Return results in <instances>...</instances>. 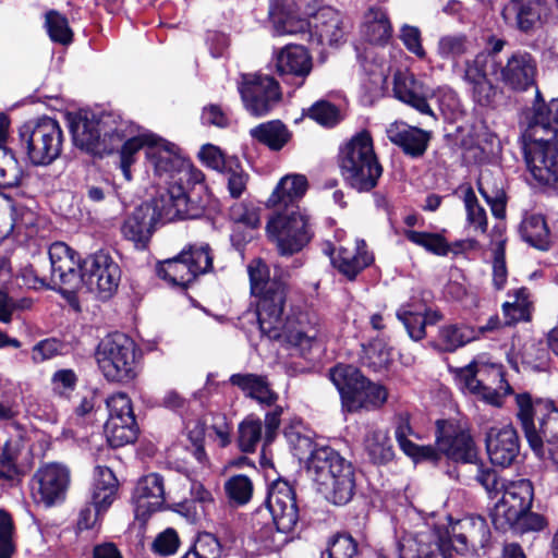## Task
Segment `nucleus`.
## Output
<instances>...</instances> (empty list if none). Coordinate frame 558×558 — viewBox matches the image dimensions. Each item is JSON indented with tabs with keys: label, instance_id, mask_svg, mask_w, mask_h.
Wrapping results in <instances>:
<instances>
[{
	"label": "nucleus",
	"instance_id": "obj_3",
	"mask_svg": "<svg viewBox=\"0 0 558 558\" xmlns=\"http://www.w3.org/2000/svg\"><path fill=\"white\" fill-rule=\"evenodd\" d=\"M515 401L517 417L530 448L541 459L551 456L558 447V401L533 402L527 393L518 395Z\"/></svg>",
	"mask_w": 558,
	"mask_h": 558
},
{
	"label": "nucleus",
	"instance_id": "obj_14",
	"mask_svg": "<svg viewBox=\"0 0 558 558\" xmlns=\"http://www.w3.org/2000/svg\"><path fill=\"white\" fill-rule=\"evenodd\" d=\"M445 536L448 558L450 548L461 555L485 549L490 542V530L483 517L470 515L451 524L450 530L440 529Z\"/></svg>",
	"mask_w": 558,
	"mask_h": 558
},
{
	"label": "nucleus",
	"instance_id": "obj_29",
	"mask_svg": "<svg viewBox=\"0 0 558 558\" xmlns=\"http://www.w3.org/2000/svg\"><path fill=\"white\" fill-rule=\"evenodd\" d=\"M156 209L142 204L130 214L121 226L124 239L134 243L136 248H145L153 234Z\"/></svg>",
	"mask_w": 558,
	"mask_h": 558
},
{
	"label": "nucleus",
	"instance_id": "obj_39",
	"mask_svg": "<svg viewBox=\"0 0 558 558\" xmlns=\"http://www.w3.org/2000/svg\"><path fill=\"white\" fill-rule=\"evenodd\" d=\"M361 32L367 41L383 45L390 39L392 26L387 13L383 9L369 8L364 15Z\"/></svg>",
	"mask_w": 558,
	"mask_h": 558
},
{
	"label": "nucleus",
	"instance_id": "obj_15",
	"mask_svg": "<svg viewBox=\"0 0 558 558\" xmlns=\"http://www.w3.org/2000/svg\"><path fill=\"white\" fill-rule=\"evenodd\" d=\"M501 488L502 497L492 511V521L497 530L507 531L510 522L531 509L534 488L525 478L502 484Z\"/></svg>",
	"mask_w": 558,
	"mask_h": 558
},
{
	"label": "nucleus",
	"instance_id": "obj_7",
	"mask_svg": "<svg viewBox=\"0 0 558 558\" xmlns=\"http://www.w3.org/2000/svg\"><path fill=\"white\" fill-rule=\"evenodd\" d=\"M123 120L116 121L111 114L96 117L94 113H80L72 119L70 128L75 146L94 155L110 154L125 136Z\"/></svg>",
	"mask_w": 558,
	"mask_h": 558
},
{
	"label": "nucleus",
	"instance_id": "obj_54",
	"mask_svg": "<svg viewBox=\"0 0 558 558\" xmlns=\"http://www.w3.org/2000/svg\"><path fill=\"white\" fill-rule=\"evenodd\" d=\"M470 43L463 34H449L441 36L437 44V53L440 58L456 60L469 50Z\"/></svg>",
	"mask_w": 558,
	"mask_h": 558
},
{
	"label": "nucleus",
	"instance_id": "obj_12",
	"mask_svg": "<svg viewBox=\"0 0 558 558\" xmlns=\"http://www.w3.org/2000/svg\"><path fill=\"white\" fill-rule=\"evenodd\" d=\"M238 90L244 109L256 118L269 114L281 101L278 82L266 74H241Z\"/></svg>",
	"mask_w": 558,
	"mask_h": 558
},
{
	"label": "nucleus",
	"instance_id": "obj_57",
	"mask_svg": "<svg viewBox=\"0 0 558 558\" xmlns=\"http://www.w3.org/2000/svg\"><path fill=\"white\" fill-rule=\"evenodd\" d=\"M225 490L231 501L236 505H244L252 497L253 484L246 475H234L226 482Z\"/></svg>",
	"mask_w": 558,
	"mask_h": 558
},
{
	"label": "nucleus",
	"instance_id": "obj_21",
	"mask_svg": "<svg viewBox=\"0 0 558 558\" xmlns=\"http://www.w3.org/2000/svg\"><path fill=\"white\" fill-rule=\"evenodd\" d=\"M486 451L494 465L508 468L520 453V438L511 424H496L486 428Z\"/></svg>",
	"mask_w": 558,
	"mask_h": 558
},
{
	"label": "nucleus",
	"instance_id": "obj_5",
	"mask_svg": "<svg viewBox=\"0 0 558 558\" xmlns=\"http://www.w3.org/2000/svg\"><path fill=\"white\" fill-rule=\"evenodd\" d=\"M524 158L535 180L558 187V123L529 121Z\"/></svg>",
	"mask_w": 558,
	"mask_h": 558
},
{
	"label": "nucleus",
	"instance_id": "obj_32",
	"mask_svg": "<svg viewBox=\"0 0 558 558\" xmlns=\"http://www.w3.org/2000/svg\"><path fill=\"white\" fill-rule=\"evenodd\" d=\"M373 260L374 257L368 253L363 240H357L352 247L340 246L337 255L331 256L332 265L349 280L355 279Z\"/></svg>",
	"mask_w": 558,
	"mask_h": 558
},
{
	"label": "nucleus",
	"instance_id": "obj_61",
	"mask_svg": "<svg viewBox=\"0 0 558 558\" xmlns=\"http://www.w3.org/2000/svg\"><path fill=\"white\" fill-rule=\"evenodd\" d=\"M547 525V520L538 513L525 510L523 514L513 522H510L508 530L515 533H527L542 531Z\"/></svg>",
	"mask_w": 558,
	"mask_h": 558
},
{
	"label": "nucleus",
	"instance_id": "obj_19",
	"mask_svg": "<svg viewBox=\"0 0 558 558\" xmlns=\"http://www.w3.org/2000/svg\"><path fill=\"white\" fill-rule=\"evenodd\" d=\"M267 510L278 533L288 534L294 531L300 515L295 493L286 481H277L268 489Z\"/></svg>",
	"mask_w": 558,
	"mask_h": 558
},
{
	"label": "nucleus",
	"instance_id": "obj_42",
	"mask_svg": "<svg viewBox=\"0 0 558 558\" xmlns=\"http://www.w3.org/2000/svg\"><path fill=\"white\" fill-rule=\"evenodd\" d=\"M184 256L186 253L181 252L178 256L161 263L158 267L159 277L172 286L186 288L196 279V276Z\"/></svg>",
	"mask_w": 558,
	"mask_h": 558
},
{
	"label": "nucleus",
	"instance_id": "obj_36",
	"mask_svg": "<svg viewBox=\"0 0 558 558\" xmlns=\"http://www.w3.org/2000/svg\"><path fill=\"white\" fill-rule=\"evenodd\" d=\"M119 482L114 473L107 466H96L90 489L92 505L100 510H108L118 496Z\"/></svg>",
	"mask_w": 558,
	"mask_h": 558
},
{
	"label": "nucleus",
	"instance_id": "obj_28",
	"mask_svg": "<svg viewBox=\"0 0 558 558\" xmlns=\"http://www.w3.org/2000/svg\"><path fill=\"white\" fill-rule=\"evenodd\" d=\"M343 17L331 7L320 8L313 16L310 40L322 45H336L344 37Z\"/></svg>",
	"mask_w": 558,
	"mask_h": 558
},
{
	"label": "nucleus",
	"instance_id": "obj_59",
	"mask_svg": "<svg viewBox=\"0 0 558 558\" xmlns=\"http://www.w3.org/2000/svg\"><path fill=\"white\" fill-rule=\"evenodd\" d=\"M397 317L403 324L412 340L420 341L425 338V320L421 313H414L405 307H401L397 312Z\"/></svg>",
	"mask_w": 558,
	"mask_h": 558
},
{
	"label": "nucleus",
	"instance_id": "obj_31",
	"mask_svg": "<svg viewBox=\"0 0 558 558\" xmlns=\"http://www.w3.org/2000/svg\"><path fill=\"white\" fill-rule=\"evenodd\" d=\"M330 477V482L327 481L323 490L326 499L339 506L348 504L355 493V468L353 463L344 458Z\"/></svg>",
	"mask_w": 558,
	"mask_h": 558
},
{
	"label": "nucleus",
	"instance_id": "obj_53",
	"mask_svg": "<svg viewBox=\"0 0 558 558\" xmlns=\"http://www.w3.org/2000/svg\"><path fill=\"white\" fill-rule=\"evenodd\" d=\"M404 236L412 243L424 247L426 251L445 256L449 252V245L438 233L420 232L414 230H404Z\"/></svg>",
	"mask_w": 558,
	"mask_h": 558
},
{
	"label": "nucleus",
	"instance_id": "obj_60",
	"mask_svg": "<svg viewBox=\"0 0 558 558\" xmlns=\"http://www.w3.org/2000/svg\"><path fill=\"white\" fill-rule=\"evenodd\" d=\"M329 558H354L357 555V543L349 534H337L328 546Z\"/></svg>",
	"mask_w": 558,
	"mask_h": 558
},
{
	"label": "nucleus",
	"instance_id": "obj_44",
	"mask_svg": "<svg viewBox=\"0 0 558 558\" xmlns=\"http://www.w3.org/2000/svg\"><path fill=\"white\" fill-rule=\"evenodd\" d=\"M269 17L272 22L274 34L276 36L308 34L311 23L304 19L298 17L282 8L272 5L269 8Z\"/></svg>",
	"mask_w": 558,
	"mask_h": 558
},
{
	"label": "nucleus",
	"instance_id": "obj_9",
	"mask_svg": "<svg viewBox=\"0 0 558 558\" xmlns=\"http://www.w3.org/2000/svg\"><path fill=\"white\" fill-rule=\"evenodd\" d=\"M457 380L461 389L494 405H500L502 397L511 393V387L499 364L473 361L458 371Z\"/></svg>",
	"mask_w": 558,
	"mask_h": 558
},
{
	"label": "nucleus",
	"instance_id": "obj_63",
	"mask_svg": "<svg viewBox=\"0 0 558 558\" xmlns=\"http://www.w3.org/2000/svg\"><path fill=\"white\" fill-rule=\"evenodd\" d=\"M229 215L234 222L242 223L250 228H256L260 223L259 208L246 203L232 205Z\"/></svg>",
	"mask_w": 558,
	"mask_h": 558
},
{
	"label": "nucleus",
	"instance_id": "obj_51",
	"mask_svg": "<svg viewBox=\"0 0 558 558\" xmlns=\"http://www.w3.org/2000/svg\"><path fill=\"white\" fill-rule=\"evenodd\" d=\"M45 26L50 39L61 45H69L73 39V32L69 26L68 19L57 11L46 13Z\"/></svg>",
	"mask_w": 558,
	"mask_h": 558
},
{
	"label": "nucleus",
	"instance_id": "obj_35",
	"mask_svg": "<svg viewBox=\"0 0 558 558\" xmlns=\"http://www.w3.org/2000/svg\"><path fill=\"white\" fill-rule=\"evenodd\" d=\"M414 435L410 425V417L407 413H400L396 416L395 436L400 449L415 461H430L437 463L439 454L433 446H417L409 439Z\"/></svg>",
	"mask_w": 558,
	"mask_h": 558
},
{
	"label": "nucleus",
	"instance_id": "obj_20",
	"mask_svg": "<svg viewBox=\"0 0 558 558\" xmlns=\"http://www.w3.org/2000/svg\"><path fill=\"white\" fill-rule=\"evenodd\" d=\"M69 483V470L62 464L49 463L33 475L32 495L36 502L50 507L64 499Z\"/></svg>",
	"mask_w": 558,
	"mask_h": 558
},
{
	"label": "nucleus",
	"instance_id": "obj_17",
	"mask_svg": "<svg viewBox=\"0 0 558 558\" xmlns=\"http://www.w3.org/2000/svg\"><path fill=\"white\" fill-rule=\"evenodd\" d=\"M121 278L119 265L105 252L88 256L81 267V283L107 299L117 290Z\"/></svg>",
	"mask_w": 558,
	"mask_h": 558
},
{
	"label": "nucleus",
	"instance_id": "obj_56",
	"mask_svg": "<svg viewBox=\"0 0 558 558\" xmlns=\"http://www.w3.org/2000/svg\"><path fill=\"white\" fill-rule=\"evenodd\" d=\"M529 121H536L539 123H558V98H553L549 104H546L541 90L536 87L535 99Z\"/></svg>",
	"mask_w": 558,
	"mask_h": 558
},
{
	"label": "nucleus",
	"instance_id": "obj_23",
	"mask_svg": "<svg viewBox=\"0 0 558 558\" xmlns=\"http://www.w3.org/2000/svg\"><path fill=\"white\" fill-rule=\"evenodd\" d=\"M276 71L283 81L303 85L313 69L310 52L301 45H287L274 58Z\"/></svg>",
	"mask_w": 558,
	"mask_h": 558
},
{
	"label": "nucleus",
	"instance_id": "obj_45",
	"mask_svg": "<svg viewBox=\"0 0 558 558\" xmlns=\"http://www.w3.org/2000/svg\"><path fill=\"white\" fill-rule=\"evenodd\" d=\"M250 135L272 150L281 149L290 138L288 129L279 120L260 123L250 130Z\"/></svg>",
	"mask_w": 558,
	"mask_h": 558
},
{
	"label": "nucleus",
	"instance_id": "obj_13",
	"mask_svg": "<svg viewBox=\"0 0 558 558\" xmlns=\"http://www.w3.org/2000/svg\"><path fill=\"white\" fill-rule=\"evenodd\" d=\"M439 458L463 463H476L478 452L466 423L457 420L436 422V448Z\"/></svg>",
	"mask_w": 558,
	"mask_h": 558
},
{
	"label": "nucleus",
	"instance_id": "obj_22",
	"mask_svg": "<svg viewBox=\"0 0 558 558\" xmlns=\"http://www.w3.org/2000/svg\"><path fill=\"white\" fill-rule=\"evenodd\" d=\"M448 558L446 539L440 529H424L404 533L397 542L398 558H432L436 553Z\"/></svg>",
	"mask_w": 558,
	"mask_h": 558
},
{
	"label": "nucleus",
	"instance_id": "obj_2",
	"mask_svg": "<svg viewBox=\"0 0 558 558\" xmlns=\"http://www.w3.org/2000/svg\"><path fill=\"white\" fill-rule=\"evenodd\" d=\"M286 293V283L274 281L268 289L256 295L259 329L269 339L283 340L305 355L317 341L319 317L310 312L284 316Z\"/></svg>",
	"mask_w": 558,
	"mask_h": 558
},
{
	"label": "nucleus",
	"instance_id": "obj_64",
	"mask_svg": "<svg viewBox=\"0 0 558 558\" xmlns=\"http://www.w3.org/2000/svg\"><path fill=\"white\" fill-rule=\"evenodd\" d=\"M192 550L201 558H219L221 546L218 538L211 533H199L194 542Z\"/></svg>",
	"mask_w": 558,
	"mask_h": 558
},
{
	"label": "nucleus",
	"instance_id": "obj_47",
	"mask_svg": "<svg viewBox=\"0 0 558 558\" xmlns=\"http://www.w3.org/2000/svg\"><path fill=\"white\" fill-rule=\"evenodd\" d=\"M263 439V424L259 418L247 416L240 423L238 444L242 452H254Z\"/></svg>",
	"mask_w": 558,
	"mask_h": 558
},
{
	"label": "nucleus",
	"instance_id": "obj_1",
	"mask_svg": "<svg viewBox=\"0 0 558 558\" xmlns=\"http://www.w3.org/2000/svg\"><path fill=\"white\" fill-rule=\"evenodd\" d=\"M146 158L155 175L169 185L161 195V205L156 204L159 215L166 220L202 217L205 204L193 187L202 184L203 172L182 157L174 144L159 137L146 148Z\"/></svg>",
	"mask_w": 558,
	"mask_h": 558
},
{
	"label": "nucleus",
	"instance_id": "obj_49",
	"mask_svg": "<svg viewBox=\"0 0 558 558\" xmlns=\"http://www.w3.org/2000/svg\"><path fill=\"white\" fill-rule=\"evenodd\" d=\"M182 253H186L185 259L189 262L196 278L199 275H204L213 269V252L207 243H195L186 246L182 250Z\"/></svg>",
	"mask_w": 558,
	"mask_h": 558
},
{
	"label": "nucleus",
	"instance_id": "obj_8",
	"mask_svg": "<svg viewBox=\"0 0 558 558\" xmlns=\"http://www.w3.org/2000/svg\"><path fill=\"white\" fill-rule=\"evenodd\" d=\"M137 356L136 343L121 332L105 337L95 352L100 372L112 383H130L137 376Z\"/></svg>",
	"mask_w": 558,
	"mask_h": 558
},
{
	"label": "nucleus",
	"instance_id": "obj_18",
	"mask_svg": "<svg viewBox=\"0 0 558 558\" xmlns=\"http://www.w3.org/2000/svg\"><path fill=\"white\" fill-rule=\"evenodd\" d=\"M537 74V60L527 51H515L504 64L497 63L496 80L513 92H525L536 87Z\"/></svg>",
	"mask_w": 558,
	"mask_h": 558
},
{
	"label": "nucleus",
	"instance_id": "obj_30",
	"mask_svg": "<svg viewBox=\"0 0 558 558\" xmlns=\"http://www.w3.org/2000/svg\"><path fill=\"white\" fill-rule=\"evenodd\" d=\"M343 459L344 457L330 446H315L312 449L306 461V470L322 493Z\"/></svg>",
	"mask_w": 558,
	"mask_h": 558
},
{
	"label": "nucleus",
	"instance_id": "obj_16",
	"mask_svg": "<svg viewBox=\"0 0 558 558\" xmlns=\"http://www.w3.org/2000/svg\"><path fill=\"white\" fill-rule=\"evenodd\" d=\"M107 408L105 432L109 445L118 448L135 441L137 426L130 398L123 392L114 393L107 399Z\"/></svg>",
	"mask_w": 558,
	"mask_h": 558
},
{
	"label": "nucleus",
	"instance_id": "obj_26",
	"mask_svg": "<svg viewBox=\"0 0 558 558\" xmlns=\"http://www.w3.org/2000/svg\"><path fill=\"white\" fill-rule=\"evenodd\" d=\"M497 74V61L488 53H478L473 60L465 62L464 81L472 86L475 100L480 105H488L494 95V88L488 75Z\"/></svg>",
	"mask_w": 558,
	"mask_h": 558
},
{
	"label": "nucleus",
	"instance_id": "obj_50",
	"mask_svg": "<svg viewBox=\"0 0 558 558\" xmlns=\"http://www.w3.org/2000/svg\"><path fill=\"white\" fill-rule=\"evenodd\" d=\"M221 173L226 175L227 189L231 197L240 198L246 190L248 173H246L236 157H230L228 168Z\"/></svg>",
	"mask_w": 558,
	"mask_h": 558
},
{
	"label": "nucleus",
	"instance_id": "obj_41",
	"mask_svg": "<svg viewBox=\"0 0 558 558\" xmlns=\"http://www.w3.org/2000/svg\"><path fill=\"white\" fill-rule=\"evenodd\" d=\"M508 296L513 300L502 304V312L507 324L531 320L534 301L529 289L522 287L510 290Z\"/></svg>",
	"mask_w": 558,
	"mask_h": 558
},
{
	"label": "nucleus",
	"instance_id": "obj_40",
	"mask_svg": "<svg viewBox=\"0 0 558 558\" xmlns=\"http://www.w3.org/2000/svg\"><path fill=\"white\" fill-rule=\"evenodd\" d=\"M363 447L373 463L385 464L393 458V447L388 432L369 427L364 436Z\"/></svg>",
	"mask_w": 558,
	"mask_h": 558
},
{
	"label": "nucleus",
	"instance_id": "obj_52",
	"mask_svg": "<svg viewBox=\"0 0 558 558\" xmlns=\"http://www.w3.org/2000/svg\"><path fill=\"white\" fill-rule=\"evenodd\" d=\"M463 203L466 211V220L475 230L485 233L487 230V215L471 186L463 192Z\"/></svg>",
	"mask_w": 558,
	"mask_h": 558
},
{
	"label": "nucleus",
	"instance_id": "obj_10",
	"mask_svg": "<svg viewBox=\"0 0 558 558\" xmlns=\"http://www.w3.org/2000/svg\"><path fill=\"white\" fill-rule=\"evenodd\" d=\"M20 137L34 165H49L61 154L63 133L54 119L44 117L24 123L20 129Z\"/></svg>",
	"mask_w": 558,
	"mask_h": 558
},
{
	"label": "nucleus",
	"instance_id": "obj_24",
	"mask_svg": "<svg viewBox=\"0 0 558 558\" xmlns=\"http://www.w3.org/2000/svg\"><path fill=\"white\" fill-rule=\"evenodd\" d=\"M132 501L135 519L145 523L166 501L162 477L157 473L143 476L134 488Z\"/></svg>",
	"mask_w": 558,
	"mask_h": 558
},
{
	"label": "nucleus",
	"instance_id": "obj_62",
	"mask_svg": "<svg viewBox=\"0 0 558 558\" xmlns=\"http://www.w3.org/2000/svg\"><path fill=\"white\" fill-rule=\"evenodd\" d=\"M308 117L322 125L332 126L340 120L338 108L325 100L315 102L308 109Z\"/></svg>",
	"mask_w": 558,
	"mask_h": 558
},
{
	"label": "nucleus",
	"instance_id": "obj_33",
	"mask_svg": "<svg viewBox=\"0 0 558 558\" xmlns=\"http://www.w3.org/2000/svg\"><path fill=\"white\" fill-rule=\"evenodd\" d=\"M395 96L404 104L415 108L423 114L430 116L436 120L433 110L426 101V93L423 85L415 80L413 74L398 72L393 81Z\"/></svg>",
	"mask_w": 558,
	"mask_h": 558
},
{
	"label": "nucleus",
	"instance_id": "obj_34",
	"mask_svg": "<svg viewBox=\"0 0 558 558\" xmlns=\"http://www.w3.org/2000/svg\"><path fill=\"white\" fill-rule=\"evenodd\" d=\"M387 136L393 144L400 146L405 154L413 157L424 154L429 140L427 132L402 122L390 124L387 129Z\"/></svg>",
	"mask_w": 558,
	"mask_h": 558
},
{
	"label": "nucleus",
	"instance_id": "obj_6",
	"mask_svg": "<svg viewBox=\"0 0 558 558\" xmlns=\"http://www.w3.org/2000/svg\"><path fill=\"white\" fill-rule=\"evenodd\" d=\"M329 377L340 393L343 410L348 412L377 410L388 399L385 386L368 380L353 365L338 364L330 369Z\"/></svg>",
	"mask_w": 558,
	"mask_h": 558
},
{
	"label": "nucleus",
	"instance_id": "obj_43",
	"mask_svg": "<svg viewBox=\"0 0 558 558\" xmlns=\"http://www.w3.org/2000/svg\"><path fill=\"white\" fill-rule=\"evenodd\" d=\"M480 338L476 328L465 324L442 326L438 332V342L444 351L453 352L466 343Z\"/></svg>",
	"mask_w": 558,
	"mask_h": 558
},
{
	"label": "nucleus",
	"instance_id": "obj_58",
	"mask_svg": "<svg viewBox=\"0 0 558 558\" xmlns=\"http://www.w3.org/2000/svg\"><path fill=\"white\" fill-rule=\"evenodd\" d=\"M247 271L251 281V290L254 295L263 293L274 281H278L276 278L269 280V269L259 258L253 259L248 264Z\"/></svg>",
	"mask_w": 558,
	"mask_h": 558
},
{
	"label": "nucleus",
	"instance_id": "obj_55",
	"mask_svg": "<svg viewBox=\"0 0 558 558\" xmlns=\"http://www.w3.org/2000/svg\"><path fill=\"white\" fill-rule=\"evenodd\" d=\"M391 361L390 349L381 341L375 340L364 348L362 362L365 366L378 372L386 368Z\"/></svg>",
	"mask_w": 558,
	"mask_h": 558
},
{
	"label": "nucleus",
	"instance_id": "obj_11",
	"mask_svg": "<svg viewBox=\"0 0 558 558\" xmlns=\"http://www.w3.org/2000/svg\"><path fill=\"white\" fill-rule=\"evenodd\" d=\"M266 230L282 256L300 252L312 238L308 218L300 208L278 210L267 222Z\"/></svg>",
	"mask_w": 558,
	"mask_h": 558
},
{
	"label": "nucleus",
	"instance_id": "obj_48",
	"mask_svg": "<svg viewBox=\"0 0 558 558\" xmlns=\"http://www.w3.org/2000/svg\"><path fill=\"white\" fill-rule=\"evenodd\" d=\"M125 123L122 129L125 136L119 142V144L124 141L120 157L125 159H134V155L143 147L145 149L148 145L156 142L157 136L149 133L136 134V128L134 124L129 123L128 121H123Z\"/></svg>",
	"mask_w": 558,
	"mask_h": 558
},
{
	"label": "nucleus",
	"instance_id": "obj_38",
	"mask_svg": "<svg viewBox=\"0 0 558 558\" xmlns=\"http://www.w3.org/2000/svg\"><path fill=\"white\" fill-rule=\"evenodd\" d=\"M230 383L240 388L245 396L256 400L262 405H272L278 395L272 391L266 377L256 374H233Z\"/></svg>",
	"mask_w": 558,
	"mask_h": 558
},
{
	"label": "nucleus",
	"instance_id": "obj_46",
	"mask_svg": "<svg viewBox=\"0 0 558 558\" xmlns=\"http://www.w3.org/2000/svg\"><path fill=\"white\" fill-rule=\"evenodd\" d=\"M520 233L525 242L539 250H547L549 230L545 218L538 214L524 217L520 225Z\"/></svg>",
	"mask_w": 558,
	"mask_h": 558
},
{
	"label": "nucleus",
	"instance_id": "obj_25",
	"mask_svg": "<svg viewBox=\"0 0 558 558\" xmlns=\"http://www.w3.org/2000/svg\"><path fill=\"white\" fill-rule=\"evenodd\" d=\"M51 284L75 289L81 283V267L75 252L63 242L50 245Z\"/></svg>",
	"mask_w": 558,
	"mask_h": 558
},
{
	"label": "nucleus",
	"instance_id": "obj_4",
	"mask_svg": "<svg viewBox=\"0 0 558 558\" xmlns=\"http://www.w3.org/2000/svg\"><path fill=\"white\" fill-rule=\"evenodd\" d=\"M338 162L344 181L357 192L373 190L383 174L367 131L354 134L340 147Z\"/></svg>",
	"mask_w": 558,
	"mask_h": 558
},
{
	"label": "nucleus",
	"instance_id": "obj_27",
	"mask_svg": "<svg viewBox=\"0 0 558 558\" xmlns=\"http://www.w3.org/2000/svg\"><path fill=\"white\" fill-rule=\"evenodd\" d=\"M548 15V7L541 0H511L502 10L508 24L529 33L542 24Z\"/></svg>",
	"mask_w": 558,
	"mask_h": 558
},
{
	"label": "nucleus",
	"instance_id": "obj_37",
	"mask_svg": "<svg viewBox=\"0 0 558 558\" xmlns=\"http://www.w3.org/2000/svg\"><path fill=\"white\" fill-rule=\"evenodd\" d=\"M308 186L307 179L303 174H288L277 184L275 191L268 199V203L280 209H296L295 205L306 192Z\"/></svg>",
	"mask_w": 558,
	"mask_h": 558
}]
</instances>
